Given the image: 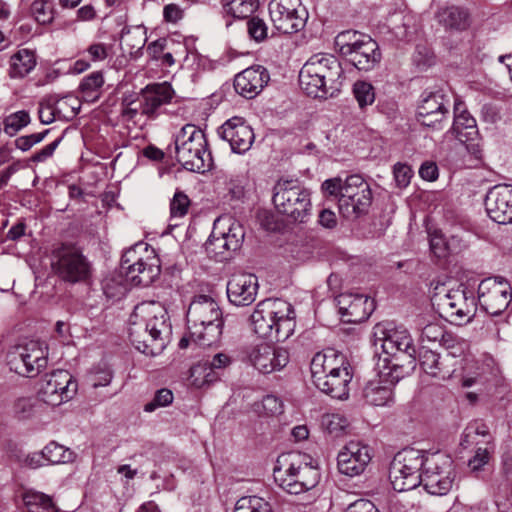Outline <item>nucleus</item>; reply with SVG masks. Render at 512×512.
<instances>
[{
	"mask_svg": "<svg viewBox=\"0 0 512 512\" xmlns=\"http://www.w3.org/2000/svg\"><path fill=\"white\" fill-rule=\"evenodd\" d=\"M233 512H273L271 504L258 496H244L237 500Z\"/></svg>",
	"mask_w": 512,
	"mask_h": 512,
	"instance_id": "nucleus-46",
	"label": "nucleus"
},
{
	"mask_svg": "<svg viewBox=\"0 0 512 512\" xmlns=\"http://www.w3.org/2000/svg\"><path fill=\"white\" fill-rule=\"evenodd\" d=\"M258 292L257 277L251 273L238 272L231 275L227 283V296L235 306L252 304Z\"/></svg>",
	"mask_w": 512,
	"mask_h": 512,
	"instance_id": "nucleus-27",
	"label": "nucleus"
},
{
	"mask_svg": "<svg viewBox=\"0 0 512 512\" xmlns=\"http://www.w3.org/2000/svg\"><path fill=\"white\" fill-rule=\"evenodd\" d=\"M253 331L262 338L283 342L296 327L294 307L287 301L275 298L259 302L251 314Z\"/></svg>",
	"mask_w": 512,
	"mask_h": 512,
	"instance_id": "nucleus-3",
	"label": "nucleus"
},
{
	"mask_svg": "<svg viewBox=\"0 0 512 512\" xmlns=\"http://www.w3.org/2000/svg\"><path fill=\"white\" fill-rule=\"evenodd\" d=\"M51 270L63 282L79 284L91 279L93 265L79 247L61 244L52 251Z\"/></svg>",
	"mask_w": 512,
	"mask_h": 512,
	"instance_id": "nucleus-6",
	"label": "nucleus"
},
{
	"mask_svg": "<svg viewBox=\"0 0 512 512\" xmlns=\"http://www.w3.org/2000/svg\"><path fill=\"white\" fill-rule=\"evenodd\" d=\"M322 190L329 196H339L344 191V181L340 177L330 178L322 183Z\"/></svg>",
	"mask_w": 512,
	"mask_h": 512,
	"instance_id": "nucleus-61",
	"label": "nucleus"
},
{
	"mask_svg": "<svg viewBox=\"0 0 512 512\" xmlns=\"http://www.w3.org/2000/svg\"><path fill=\"white\" fill-rule=\"evenodd\" d=\"M77 392V382L63 369L47 374L38 390V398L50 406H59L71 400Z\"/></svg>",
	"mask_w": 512,
	"mask_h": 512,
	"instance_id": "nucleus-15",
	"label": "nucleus"
},
{
	"mask_svg": "<svg viewBox=\"0 0 512 512\" xmlns=\"http://www.w3.org/2000/svg\"><path fill=\"white\" fill-rule=\"evenodd\" d=\"M140 94H131L123 97L121 102V116L127 121L133 120L141 112L139 105Z\"/></svg>",
	"mask_w": 512,
	"mask_h": 512,
	"instance_id": "nucleus-53",
	"label": "nucleus"
},
{
	"mask_svg": "<svg viewBox=\"0 0 512 512\" xmlns=\"http://www.w3.org/2000/svg\"><path fill=\"white\" fill-rule=\"evenodd\" d=\"M275 482L289 494L298 495L314 488L320 473L310 457L300 452L282 454L273 469Z\"/></svg>",
	"mask_w": 512,
	"mask_h": 512,
	"instance_id": "nucleus-4",
	"label": "nucleus"
},
{
	"mask_svg": "<svg viewBox=\"0 0 512 512\" xmlns=\"http://www.w3.org/2000/svg\"><path fill=\"white\" fill-rule=\"evenodd\" d=\"M454 471L450 458L441 454L426 457L421 484L432 495H446L452 488Z\"/></svg>",
	"mask_w": 512,
	"mask_h": 512,
	"instance_id": "nucleus-13",
	"label": "nucleus"
},
{
	"mask_svg": "<svg viewBox=\"0 0 512 512\" xmlns=\"http://www.w3.org/2000/svg\"><path fill=\"white\" fill-rule=\"evenodd\" d=\"M22 499L29 512H55L52 498L42 492L25 490Z\"/></svg>",
	"mask_w": 512,
	"mask_h": 512,
	"instance_id": "nucleus-41",
	"label": "nucleus"
},
{
	"mask_svg": "<svg viewBox=\"0 0 512 512\" xmlns=\"http://www.w3.org/2000/svg\"><path fill=\"white\" fill-rule=\"evenodd\" d=\"M353 94L362 109L375 101L374 87L365 81H357L353 85Z\"/></svg>",
	"mask_w": 512,
	"mask_h": 512,
	"instance_id": "nucleus-50",
	"label": "nucleus"
},
{
	"mask_svg": "<svg viewBox=\"0 0 512 512\" xmlns=\"http://www.w3.org/2000/svg\"><path fill=\"white\" fill-rule=\"evenodd\" d=\"M352 380L351 366L340 369L337 374L333 373L323 379L322 385L316 384L315 386L322 391L336 399H346L349 395V384Z\"/></svg>",
	"mask_w": 512,
	"mask_h": 512,
	"instance_id": "nucleus-34",
	"label": "nucleus"
},
{
	"mask_svg": "<svg viewBox=\"0 0 512 512\" xmlns=\"http://www.w3.org/2000/svg\"><path fill=\"white\" fill-rule=\"evenodd\" d=\"M31 13L40 24H49L53 20V9L48 0H35L31 5Z\"/></svg>",
	"mask_w": 512,
	"mask_h": 512,
	"instance_id": "nucleus-52",
	"label": "nucleus"
},
{
	"mask_svg": "<svg viewBox=\"0 0 512 512\" xmlns=\"http://www.w3.org/2000/svg\"><path fill=\"white\" fill-rule=\"evenodd\" d=\"M42 457L48 463L60 464L68 463L74 460L75 454L69 448H66L57 442H50L42 450Z\"/></svg>",
	"mask_w": 512,
	"mask_h": 512,
	"instance_id": "nucleus-43",
	"label": "nucleus"
},
{
	"mask_svg": "<svg viewBox=\"0 0 512 512\" xmlns=\"http://www.w3.org/2000/svg\"><path fill=\"white\" fill-rule=\"evenodd\" d=\"M177 161L192 172L204 173L212 166L205 133L194 124L184 125L175 137Z\"/></svg>",
	"mask_w": 512,
	"mask_h": 512,
	"instance_id": "nucleus-5",
	"label": "nucleus"
},
{
	"mask_svg": "<svg viewBox=\"0 0 512 512\" xmlns=\"http://www.w3.org/2000/svg\"><path fill=\"white\" fill-rule=\"evenodd\" d=\"M438 305L447 319L456 325L469 322L476 311L475 299L473 295H468L465 289L450 290L440 299Z\"/></svg>",
	"mask_w": 512,
	"mask_h": 512,
	"instance_id": "nucleus-19",
	"label": "nucleus"
},
{
	"mask_svg": "<svg viewBox=\"0 0 512 512\" xmlns=\"http://www.w3.org/2000/svg\"><path fill=\"white\" fill-rule=\"evenodd\" d=\"M269 73L263 66L249 67L235 76L234 87L241 96L252 99L267 85Z\"/></svg>",
	"mask_w": 512,
	"mask_h": 512,
	"instance_id": "nucleus-30",
	"label": "nucleus"
},
{
	"mask_svg": "<svg viewBox=\"0 0 512 512\" xmlns=\"http://www.w3.org/2000/svg\"><path fill=\"white\" fill-rule=\"evenodd\" d=\"M55 105L58 117L66 119L75 117L80 110L79 100L72 96H65L59 99L55 98Z\"/></svg>",
	"mask_w": 512,
	"mask_h": 512,
	"instance_id": "nucleus-49",
	"label": "nucleus"
},
{
	"mask_svg": "<svg viewBox=\"0 0 512 512\" xmlns=\"http://www.w3.org/2000/svg\"><path fill=\"white\" fill-rule=\"evenodd\" d=\"M146 31L143 27L124 28L120 38V46L123 52L137 57L146 43Z\"/></svg>",
	"mask_w": 512,
	"mask_h": 512,
	"instance_id": "nucleus-37",
	"label": "nucleus"
},
{
	"mask_svg": "<svg viewBox=\"0 0 512 512\" xmlns=\"http://www.w3.org/2000/svg\"><path fill=\"white\" fill-rule=\"evenodd\" d=\"M363 398L372 406H388L394 401L393 387L379 375L365 385Z\"/></svg>",
	"mask_w": 512,
	"mask_h": 512,
	"instance_id": "nucleus-35",
	"label": "nucleus"
},
{
	"mask_svg": "<svg viewBox=\"0 0 512 512\" xmlns=\"http://www.w3.org/2000/svg\"><path fill=\"white\" fill-rule=\"evenodd\" d=\"M342 320L346 323H360L366 320L374 309V303L362 294L341 293L336 297Z\"/></svg>",
	"mask_w": 512,
	"mask_h": 512,
	"instance_id": "nucleus-25",
	"label": "nucleus"
},
{
	"mask_svg": "<svg viewBox=\"0 0 512 512\" xmlns=\"http://www.w3.org/2000/svg\"><path fill=\"white\" fill-rule=\"evenodd\" d=\"M346 512H379L376 506L367 499H358L351 503Z\"/></svg>",
	"mask_w": 512,
	"mask_h": 512,
	"instance_id": "nucleus-64",
	"label": "nucleus"
},
{
	"mask_svg": "<svg viewBox=\"0 0 512 512\" xmlns=\"http://www.w3.org/2000/svg\"><path fill=\"white\" fill-rule=\"evenodd\" d=\"M373 345L375 353L382 357L408 359L410 365H414L416 349L410 333L401 327H391L390 324H377L373 332Z\"/></svg>",
	"mask_w": 512,
	"mask_h": 512,
	"instance_id": "nucleus-10",
	"label": "nucleus"
},
{
	"mask_svg": "<svg viewBox=\"0 0 512 512\" xmlns=\"http://www.w3.org/2000/svg\"><path fill=\"white\" fill-rule=\"evenodd\" d=\"M55 106L54 96H49L40 102L38 114L41 123L50 124L55 120L56 116H58Z\"/></svg>",
	"mask_w": 512,
	"mask_h": 512,
	"instance_id": "nucleus-55",
	"label": "nucleus"
},
{
	"mask_svg": "<svg viewBox=\"0 0 512 512\" xmlns=\"http://www.w3.org/2000/svg\"><path fill=\"white\" fill-rule=\"evenodd\" d=\"M31 121L30 115L25 110H20L7 115L3 119V130L9 136H15L22 128Z\"/></svg>",
	"mask_w": 512,
	"mask_h": 512,
	"instance_id": "nucleus-48",
	"label": "nucleus"
},
{
	"mask_svg": "<svg viewBox=\"0 0 512 512\" xmlns=\"http://www.w3.org/2000/svg\"><path fill=\"white\" fill-rule=\"evenodd\" d=\"M247 31L249 36L256 42H261L267 38V25L263 19L252 17L247 22Z\"/></svg>",
	"mask_w": 512,
	"mask_h": 512,
	"instance_id": "nucleus-56",
	"label": "nucleus"
},
{
	"mask_svg": "<svg viewBox=\"0 0 512 512\" xmlns=\"http://www.w3.org/2000/svg\"><path fill=\"white\" fill-rule=\"evenodd\" d=\"M104 85L102 72L95 71L84 77L79 85L81 97L86 102H95L101 96V90Z\"/></svg>",
	"mask_w": 512,
	"mask_h": 512,
	"instance_id": "nucleus-40",
	"label": "nucleus"
},
{
	"mask_svg": "<svg viewBox=\"0 0 512 512\" xmlns=\"http://www.w3.org/2000/svg\"><path fill=\"white\" fill-rule=\"evenodd\" d=\"M190 382L196 388H202L217 380L215 371L212 370L208 361H202L194 364L190 368Z\"/></svg>",
	"mask_w": 512,
	"mask_h": 512,
	"instance_id": "nucleus-42",
	"label": "nucleus"
},
{
	"mask_svg": "<svg viewBox=\"0 0 512 512\" xmlns=\"http://www.w3.org/2000/svg\"><path fill=\"white\" fill-rule=\"evenodd\" d=\"M170 324L164 305L143 301L135 306L129 319V338L135 348L146 354H160L168 341Z\"/></svg>",
	"mask_w": 512,
	"mask_h": 512,
	"instance_id": "nucleus-1",
	"label": "nucleus"
},
{
	"mask_svg": "<svg viewBox=\"0 0 512 512\" xmlns=\"http://www.w3.org/2000/svg\"><path fill=\"white\" fill-rule=\"evenodd\" d=\"M495 452V441L494 438H490L485 443V446H478L474 452V455L468 460V467L471 471H480L483 467L489 463L492 455Z\"/></svg>",
	"mask_w": 512,
	"mask_h": 512,
	"instance_id": "nucleus-45",
	"label": "nucleus"
},
{
	"mask_svg": "<svg viewBox=\"0 0 512 512\" xmlns=\"http://www.w3.org/2000/svg\"><path fill=\"white\" fill-rule=\"evenodd\" d=\"M226 12L234 18H246L257 8V0H223Z\"/></svg>",
	"mask_w": 512,
	"mask_h": 512,
	"instance_id": "nucleus-47",
	"label": "nucleus"
},
{
	"mask_svg": "<svg viewBox=\"0 0 512 512\" xmlns=\"http://www.w3.org/2000/svg\"><path fill=\"white\" fill-rule=\"evenodd\" d=\"M403 357L389 358L379 355L377 361V369L379 375L393 387L398 381L405 377L407 370L400 363Z\"/></svg>",
	"mask_w": 512,
	"mask_h": 512,
	"instance_id": "nucleus-38",
	"label": "nucleus"
},
{
	"mask_svg": "<svg viewBox=\"0 0 512 512\" xmlns=\"http://www.w3.org/2000/svg\"><path fill=\"white\" fill-rule=\"evenodd\" d=\"M141 114L149 119L159 115L162 106L169 104L174 97L172 86L166 82L149 84L140 91Z\"/></svg>",
	"mask_w": 512,
	"mask_h": 512,
	"instance_id": "nucleus-26",
	"label": "nucleus"
},
{
	"mask_svg": "<svg viewBox=\"0 0 512 512\" xmlns=\"http://www.w3.org/2000/svg\"><path fill=\"white\" fill-rule=\"evenodd\" d=\"M191 201L182 191H176L170 202V215L172 219L183 218L189 210Z\"/></svg>",
	"mask_w": 512,
	"mask_h": 512,
	"instance_id": "nucleus-51",
	"label": "nucleus"
},
{
	"mask_svg": "<svg viewBox=\"0 0 512 512\" xmlns=\"http://www.w3.org/2000/svg\"><path fill=\"white\" fill-rule=\"evenodd\" d=\"M430 249L432 253L438 257L442 258L445 257L447 254V244L445 242V239L440 234H433L430 238Z\"/></svg>",
	"mask_w": 512,
	"mask_h": 512,
	"instance_id": "nucleus-63",
	"label": "nucleus"
},
{
	"mask_svg": "<svg viewBox=\"0 0 512 512\" xmlns=\"http://www.w3.org/2000/svg\"><path fill=\"white\" fill-rule=\"evenodd\" d=\"M451 133L455 138L466 145L467 149H470L471 141H474L478 136V129L476 120L468 113L463 103L457 102L454 106V122L451 128ZM473 153L479 152L475 150V145L471 144Z\"/></svg>",
	"mask_w": 512,
	"mask_h": 512,
	"instance_id": "nucleus-32",
	"label": "nucleus"
},
{
	"mask_svg": "<svg viewBox=\"0 0 512 512\" xmlns=\"http://www.w3.org/2000/svg\"><path fill=\"white\" fill-rule=\"evenodd\" d=\"M411 169L408 165L398 163L394 166V177L399 187H406L410 183Z\"/></svg>",
	"mask_w": 512,
	"mask_h": 512,
	"instance_id": "nucleus-62",
	"label": "nucleus"
},
{
	"mask_svg": "<svg viewBox=\"0 0 512 512\" xmlns=\"http://www.w3.org/2000/svg\"><path fill=\"white\" fill-rule=\"evenodd\" d=\"M223 324L222 312L217 302L207 295H198L190 303L187 311V327L196 331L199 325Z\"/></svg>",
	"mask_w": 512,
	"mask_h": 512,
	"instance_id": "nucleus-24",
	"label": "nucleus"
},
{
	"mask_svg": "<svg viewBox=\"0 0 512 512\" xmlns=\"http://www.w3.org/2000/svg\"><path fill=\"white\" fill-rule=\"evenodd\" d=\"M173 393L167 388H162L156 391L152 401L144 406V411L152 412L159 407H166L173 402Z\"/></svg>",
	"mask_w": 512,
	"mask_h": 512,
	"instance_id": "nucleus-54",
	"label": "nucleus"
},
{
	"mask_svg": "<svg viewBox=\"0 0 512 512\" xmlns=\"http://www.w3.org/2000/svg\"><path fill=\"white\" fill-rule=\"evenodd\" d=\"M448 103L441 91L428 93L423 96L418 105L417 121L426 127L439 128L449 113Z\"/></svg>",
	"mask_w": 512,
	"mask_h": 512,
	"instance_id": "nucleus-20",
	"label": "nucleus"
},
{
	"mask_svg": "<svg viewBox=\"0 0 512 512\" xmlns=\"http://www.w3.org/2000/svg\"><path fill=\"white\" fill-rule=\"evenodd\" d=\"M37 64L36 54L28 48H20L9 58L8 75L12 79L26 77Z\"/></svg>",
	"mask_w": 512,
	"mask_h": 512,
	"instance_id": "nucleus-36",
	"label": "nucleus"
},
{
	"mask_svg": "<svg viewBox=\"0 0 512 512\" xmlns=\"http://www.w3.org/2000/svg\"><path fill=\"white\" fill-rule=\"evenodd\" d=\"M343 69L331 54H316L308 59L299 72L301 89L314 98L335 96L341 89Z\"/></svg>",
	"mask_w": 512,
	"mask_h": 512,
	"instance_id": "nucleus-2",
	"label": "nucleus"
},
{
	"mask_svg": "<svg viewBox=\"0 0 512 512\" xmlns=\"http://www.w3.org/2000/svg\"><path fill=\"white\" fill-rule=\"evenodd\" d=\"M262 407L264 412L269 416H276L283 413V402L274 395H266L262 399Z\"/></svg>",
	"mask_w": 512,
	"mask_h": 512,
	"instance_id": "nucleus-59",
	"label": "nucleus"
},
{
	"mask_svg": "<svg viewBox=\"0 0 512 512\" xmlns=\"http://www.w3.org/2000/svg\"><path fill=\"white\" fill-rule=\"evenodd\" d=\"M426 457L422 451L409 448L398 452L390 467L389 477L393 489L408 491L421 484Z\"/></svg>",
	"mask_w": 512,
	"mask_h": 512,
	"instance_id": "nucleus-8",
	"label": "nucleus"
},
{
	"mask_svg": "<svg viewBox=\"0 0 512 512\" xmlns=\"http://www.w3.org/2000/svg\"><path fill=\"white\" fill-rule=\"evenodd\" d=\"M223 324L214 323L209 325H199L196 330L188 326L189 335L192 341L199 346H211L220 340Z\"/></svg>",
	"mask_w": 512,
	"mask_h": 512,
	"instance_id": "nucleus-39",
	"label": "nucleus"
},
{
	"mask_svg": "<svg viewBox=\"0 0 512 512\" xmlns=\"http://www.w3.org/2000/svg\"><path fill=\"white\" fill-rule=\"evenodd\" d=\"M335 43L340 54L358 70L370 71L381 60L378 43L368 35L357 31H344L337 35Z\"/></svg>",
	"mask_w": 512,
	"mask_h": 512,
	"instance_id": "nucleus-7",
	"label": "nucleus"
},
{
	"mask_svg": "<svg viewBox=\"0 0 512 512\" xmlns=\"http://www.w3.org/2000/svg\"><path fill=\"white\" fill-rule=\"evenodd\" d=\"M9 364L21 376L36 377L47 367V348L34 340L17 345L9 354Z\"/></svg>",
	"mask_w": 512,
	"mask_h": 512,
	"instance_id": "nucleus-12",
	"label": "nucleus"
},
{
	"mask_svg": "<svg viewBox=\"0 0 512 512\" xmlns=\"http://www.w3.org/2000/svg\"><path fill=\"white\" fill-rule=\"evenodd\" d=\"M346 365L350 364L345 355L332 348L316 353L310 364L314 385H322L323 379L333 373L337 374V372L346 367Z\"/></svg>",
	"mask_w": 512,
	"mask_h": 512,
	"instance_id": "nucleus-28",
	"label": "nucleus"
},
{
	"mask_svg": "<svg viewBox=\"0 0 512 512\" xmlns=\"http://www.w3.org/2000/svg\"><path fill=\"white\" fill-rule=\"evenodd\" d=\"M241 359L260 372L269 374L281 370L288 364L289 353L284 348L262 342L244 346L241 350Z\"/></svg>",
	"mask_w": 512,
	"mask_h": 512,
	"instance_id": "nucleus-14",
	"label": "nucleus"
},
{
	"mask_svg": "<svg viewBox=\"0 0 512 512\" xmlns=\"http://www.w3.org/2000/svg\"><path fill=\"white\" fill-rule=\"evenodd\" d=\"M418 360L421 369L427 375L438 380L449 379L456 369V360L449 354L441 356L425 347L419 349Z\"/></svg>",
	"mask_w": 512,
	"mask_h": 512,
	"instance_id": "nucleus-29",
	"label": "nucleus"
},
{
	"mask_svg": "<svg viewBox=\"0 0 512 512\" xmlns=\"http://www.w3.org/2000/svg\"><path fill=\"white\" fill-rule=\"evenodd\" d=\"M277 211L294 222H305L310 215V193L293 180H279L273 189Z\"/></svg>",
	"mask_w": 512,
	"mask_h": 512,
	"instance_id": "nucleus-9",
	"label": "nucleus"
},
{
	"mask_svg": "<svg viewBox=\"0 0 512 512\" xmlns=\"http://www.w3.org/2000/svg\"><path fill=\"white\" fill-rule=\"evenodd\" d=\"M49 130H45L40 133H34L30 135L20 136L15 141V147L21 151H28L34 145L40 143L48 134Z\"/></svg>",
	"mask_w": 512,
	"mask_h": 512,
	"instance_id": "nucleus-57",
	"label": "nucleus"
},
{
	"mask_svg": "<svg viewBox=\"0 0 512 512\" xmlns=\"http://www.w3.org/2000/svg\"><path fill=\"white\" fill-rule=\"evenodd\" d=\"M447 350H453L448 353L453 359L460 356L464 351V341L458 340L452 334L445 332V337L439 341Z\"/></svg>",
	"mask_w": 512,
	"mask_h": 512,
	"instance_id": "nucleus-58",
	"label": "nucleus"
},
{
	"mask_svg": "<svg viewBox=\"0 0 512 512\" xmlns=\"http://www.w3.org/2000/svg\"><path fill=\"white\" fill-rule=\"evenodd\" d=\"M372 191L360 175H350L344 180V191L338 198L339 213L349 221L365 216L372 204Z\"/></svg>",
	"mask_w": 512,
	"mask_h": 512,
	"instance_id": "nucleus-11",
	"label": "nucleus"
},
{
	"mask_svg": "<svg viewBox=\"0 0 512 512\" xmlns=\"http://www.w3.org/2000/svg\"><path fill=\"white\" fill-rule=\"evenodd\" d=\"M214 228L220 232V236L225 240L226 249L233 252L240 249L245 237V231L239 221L225 215L219 217L214 222Z\"/></svg>",
	"mask_w": 512,
	"mask_h": 512,
	"instance_id": "nucleus-33",
	"label": "nucleus"
},
{
	"mask_svg": "<svg viewBox=\"0 0 512 512\" xmlns=\"http://www.w3.org/2000/svg\"><path fill=\"white\" fill-rule=\"evenodd\" d=\"M371 461L368 446L359 442H349L338 454L339 472L349 477L360 475Z\"/></svg>",
	"mask_w": 512,
	"mask_h": 512,
	"instance_id": "nucleus-22",
	"label": "nucleus"
},
{
	"mask_svg": "<svg viewBox=\"0 0 512 512\" xmlns=\"http://www.w3.org/2000/svg\"><path fill=\"white\" fill-rule=\"evenodd\" d=\"M438 25L446 32H463L471 26V14L465 7L449 5L439 8L434 15Z\"/></svg>",
	"mask_w": 512,
	"mask_h": 512,
	"instance_id": "nucleus-31",
	"label": "nucleus"
},
{
	"mask_svg": "<svg viewBox=\"0 0 512 512\" xmlns=\"http://www.w3.org/2000/svg\"><path fill=\"white\" fill-rule=\"evenodd\" d=\"M220 137L227 141L234 153L247 152L255 139L253 129L241 117L228 119L218 130Z\"/></svg>",
	"mask_w": 512,
	"mask_h": 512,
	"instance_id": "nucleus-21",
	"label": "nucleus"
},
{
	"mask_svg": "<svg viewBox=\"0 0 512 512\" xmlns=\"http://www.w3.org/2000/svg\"><path fill=\"white\" fill-rule=\"evenodd\" d=\"M139 245L127 250L121 258V270L135 285L148 286L160 274V266L156 257L138 255Z\"/></svg>",
	"mask_w": 512,
	"mask_h": 512,
	"instance_id": "nucleus-18",
	"label": "nucleus"
},
{
	"mask_svg": "<svg viewBox=\"0 0 512 512\" xmlns=\"http://www.w3.org/2000/svg\"><path fill=\"white\" fill-rule=\"evenodd\" d=\"M421 336L427 341L436 342L445 337V330L439 323H429L423 328Z\"/></svg>",
	"mask_w": 512,
	"mask_h": 512,
	"instance_id": "nucleus-60",
	"label": "nucleus"
},
{
	"mask_svg": "<svg viewBox=\"0 0 512 512\" xmlns=\"http://www.w3.org/2000/svg\"><path fill=\"white\" fill-rule=\"evenodd\" d=\"M269 14L275 29L284 34L300 31L307 20V12L300 0H272Z\"/></svg>",
	"mask_w": 512,
	"mask_h": 512,
	"instance_id": "nucleus-16",
	"label": "nucleus"
},
{
	"mask_svg": "<svg viewBox=\"0 0 512 512\" xmlns=\"http://www.w3.org/2000/svg\"><path fill=\"white\" fill-rule=\"evenodd\" d=\"M512 300V288L503 278H486L478 286V301L481 308L491 316L507 310Z\"/></svg>",
	"mask_w": 512,
	"mask_h": 512,
	"instance_id": "nucleus-17",
	"label": "nucleus"
},
{
	"mask_svg": "<svg viewBox=\"0 0 512 512\" xmlns=\"http://www.w3.org/2000/svg\"><path fill=\"white\" fill-rule=\"evenodd\" d=\"M219 233L220 232L213 227L212 233L205 244V249L216 261H224L230 257L233 251L226 249V242Z\"/></svg>",
	"mask_w": 512,
	"mask_h": 512,
	"instance_id": "nucleus-44",
	"label": "nucleus"
},
{
	"mask_svg": "<svg viewBox=\"0 0 512 512\" xmlns=\"http://www.w3.org/2000/svg\"><path fill=\"white\" fill-rule=\"evenodd\" d=\"M485 207L489 217L499 224L512 223V186H494L486 195Z\"/></svg>",
	"mask_w": 512,
	"mask_h": 512,
	"instance_id": "nucleus-23",
	"label": "nucleus"
}]
</instances>
